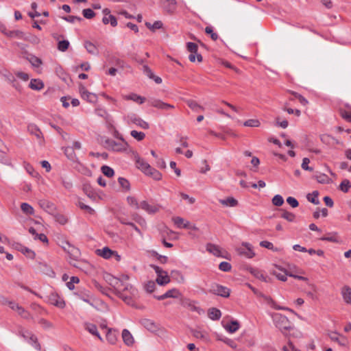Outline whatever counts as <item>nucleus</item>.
Here are the masks:
<instances>
[{
  "label": "nucleus",
  "mask_w": 351,
  "mask_h": 351,
  "mask_svg": "<svg viewBox=\"0 0 351 351\" xmlns=\"http://www.w3.org/2000/svg\"><path fill=\"white\" fill-rule=\"evenodd\" d=\"M125 99L134 101L139 104L145 102V98L143 97L136 93H132L125 97Z\"/></svg>",
  "instance_id": "f704fd0d"
},
{
  "label": "nucleus",
  "mask_w": 351,
  "mask_h": 351,
  "mask_svg": "<svg viewBox=\"0 0 351 351\" xmlns=\"http://www.w3.org/2000/svg\"><path fill=\"white\" fill-rule=\"evenodd\" d=\"M81 95L83 99L90 103H95L97 100V97L95 93H90L85 89L81 90Z\"/></svg>",
  "instance_id": "393cba45"
},
{
  "label": "nucleus",
  "mask_w": 351,
  "mask_h": 351,
  "mask_svg": "<svg viewBox=\"0 0 351 351\" xmlns=\"http://www.w3.org/2000/svg\"><path fill=\"white\" fill-rule=\"evenodd\" d=\"M136 166L145 174L150 169V165L147 163L143 158H141L138 155L134 156Z\"/></svg>",
  "instance_id": "f8f14e48"
},
{
  "label": "nucleus",
  "mask_w": 351,
  "mask_h": 351,
  "mask_svg": "<svg viewBox=\"0 0 351 351\" xmlns=\"http://www.w3.org/2000/svg\"><path fill=\"white\" fill-rule=\"evenodd\" d=\"M120 141H115L113 139L108 138L104 141L105 147L112 152H122L127 150L128 143L125 141L123 136H120Z\"/></svg>",
  "instance_id": "f03ea898"
},
{
  "label": "nucleus",
  "mask_w": 351,
  "mask_h": 351,
  "mask_svg": "<svg viewBox=\"0 0 351 351\" xmlns=\"http://www.w3.org/2000/svg\"><path fill=\"white\" fill-rule=\"evenodd\" d=\"M348 110H340V114L345 120L348 122H351V106L350 105H346Z\"/></svg>",
  "instance_id": "79ce46f5"
},
{
  "label": "nucleus",
  "mask_w": 351,
  "mask_h": 351,
  "mask_svg": "<svg viewBox=\"0 0 351 351\" xmlns=\"http://www.w3.org/2000/svg\"><path fill=\"white\" fill-rule=\"evenodd\" d=\"M319 193L317 191H314L312 193H308L306 196L308 201L313 203L315 205H318L319 201L318 199Z\"/></svg>",
  "instance_id": "ea45409f"
},
{
  "label": "nucleus",
  "mask_w": 351,
  "mask_h": 351,
  "mask_svg": "<svg viewBox=\"0 0 351 351\" xmlns=\"http://www.w3.org/2000/svg\"><path fill=\"white\" fill-rule=\"evenodd\" d=\"M84 47L86 48L88 53L92 55H98L99 50L96 45L90 41L84 42Z\"/></svg>",
  "instance_id": "2f4dec72"
},
{
  "label": "nucleus",
  "mask_w": 351,
  "mask_h": 351,
  "mask_svg": "<svg viewBox=\"0 0 351 351\" xmlns=\"http://www.w3.org/2000/svg\"><path fill=\"white\" fill-rule=\"evenodd\" d=\"M339 188L343 192L347 193L351 188V182L348 180L345 179L341 182Z\"/></svg>",
  "instance_id": "5fc2aeb1"
},
{
  "label": "nucleus",
  "mask_w": 351,
  "mask_h": 351,
  "mask_svg": "<svg viewBox=\"0 0 351 351\" xmlns=\"http://www.w3.org/2000/svg\"><path fill=\"white\" fill-rule=\"evenodd\" d=\"M31 332L25 330L23 328L20 329L18 332V335L22 337L25 341H27L29 339V336H33Z\"/></svg>",
  "instance_id": "052dcab7"
},
{
  "label": "nucleus",
  "mask_w": 351,
  "mask_h": 351,
  "mask_svg": "<svg viewBox=\"0 0 351 351\" xmlns=\"http://www.w3.org/2000/svg\"><path fill=\"white\" fill-rule=\"evenodd\" d=\"M208 317L213 320H219L221 317V311L217 308H211L208 310Z\"/></svg>",
  "instance_id": "c756f323"
},
{
  "label": "nucleus",
  "mask_w": 351,
  "mask_h": 351,
  "mask_svg": "<svg viewBox=\"0 0 351 351\" xmlns=\"http://www.w3.org/2000/svg\"><path fill=\"white\" fill-rule=\"evenodd\" d=\"M148 102L151 106L160 110H169L174 108V106L165 103L162 101L155 98L149 99Z\"/></svg>",
  "instance_id": "1a4fd4ad"
},
{
  "label": "nucleus",
  "mask_w": 351,
  "mask_h": 351,
  "mask_svg": "<svg viewBox=\"0 0 351 351\" xmlns=\"http://www.w3.org/2000/svg\"><path fill=\"white\" fill-rule=\"evenodd\" d=\"M21 208L23 213H25V215L34 214L33 207L27 203H22L21 205Z\"/></svg>",
  "instance_id": "8fccbe9b"
},
{
  "label": "nucleus",
  "mask_w": 351,
  "mask_h": 351,
  "mask_svg": "<svg viewBox=\"0 0 351 351\" xmlns=\"http://www.w3.org/2000/svg\"><path fill=\"white\" fill-rule=\"evenodd\" d=\"M95 112L98 117H102L106 121H108L110 118V115L104 108H97L95 109Z\"/></svg>",
  "instance_id": "a18cd8bd"
},
{
  "label": "nucleus",
  "mask_w": 351,
  "mask_h": 351,
  "mask_svg": "<svg viewBox=\"0 0 351 351\" xmlns=\"http://www.w3.org/2000/svg\"><path fill=\"white\" fill-rule=\"evenodd\" d=\"M27 60L29 62L32 67L36 69L40 67L43 64L42 60L34 54L28 55Z\"/></svg>",
  "instance_id": "a878e982"
},
{
  "label": "nucleus",
  "mask_w": 351,
  "mask_h": 351,
  "mask_svg": "<svg viewBox=\"0 0 351 351\" xmlns=\"http://www.w3.org/2000/svg\"><path fill=\"white\" fill-rule=\"evenodd\" d=\"M187 105L193 111L197 112L203 110V108L199 106L196 101L189 100L187 101Z\"/></svg>",
  "instance_id": "3c124183"
},
{
  "label": "nucleus",
  "mask_w": 351,
  "mask_h": 351,
  "mask_svg": "<svg viewBox=\"0 0 351 351\" xmlns=\"http://www.w3.org/2000/svg\"><path fill=\"white\" fill-rule=\"evenodd\" d=\"M118 182H119V184H120V186L123 189H125V191H129L130 190V184L129 181L127 179H125L124 178H122V177H119L118 178Z\"/></svg>",
  "instance_id": "bf43d9fd"
},
{
  "label": "nucleus",
  "mask_w": 351,
  "mask_h": 351,
  "mask_svg": "<svg viewBox=\"0 0 351 351\" xmlns=\"http://www.w3.org/2000/svg\"><path fill=\"white\" fill-rule=\"evenodd\" d=\"M123 121L128 125L133 123L145 130L149 128V125L147 122L132 112L124 115Z\"/></svg>",
  "instance_id": "39448f33"
},
{
  "label": "nucleus",
  "mask_w": 351,
  "mask_h": 351,
  "mask_svg": "<svg viewBox=\"0 0 351 351\" xmlns=\"http://www.w3.org/2000/svg\"><path fill=\"white\" fill-rule=\"evenodd\" d=\"M20 250L24 255H25L29 258L34 259L36 256V254L33 250L26 247L21 246Z\"/></svg>",
  "instance_id": "603ef678"
},
{
  "label": "nucleus",
  "mask_w": 351,
  "mask_h": 351,
  "mask_svg": "<svg viewBox=\"0 0 351 351\" xmlns=\"http://www.w3.org/2000/svg\"><path fill=\"white\" fill-rule=\"evenodd\" d=\"M124 343L128 346H132L134 343V339L128 329H123L121 333Z\"/></svg>",
  "instance_id": "412c9836"
},
{
  "label": "nucleus",
  "mask_w": 351,
  "mask_h": 351,
  "mask_svg": "<svg viewBox=\"0 0 351 351\" xmlns=\"http://www.w3.org/2000/svg\"><path fill=\"white\" fill-rule=\"evenodd\" d=\"M146 26L152 30L158 29L162 27V23L160 21H156L153 24L147 22L145 23Z\"/></svg>",
  "instance_id": "4d7b16f0"
},
{
  "label": "nucleus",
  "mask_w": 351,
  "mask_h": 351,
  "mask_svg": "<svg viewBox=\"0 0 351 351\" xmlns=\"http://www.w3.org/2000/svg\"><path fill=\"white\" fill-rule=\"evenodd\" d=\"M219 202L223 206L227 207H235L238 205V201L233 197H228L226 199H221Z\"/></svg>",
  "instance_id": "cd10ccee"
},
{
  "label": "nucleus",
  "mask_w": 351,
  "mask_h": 351,
  "mask_svg": "<svg viewBox=\"0 0 351 351\" xmlns=\"http://www.w3.org/2000/svg\"><path fill=\"white\" fill-rule=\"evenodd\" d=\"M84 328L91 335L97 337L99 340L102 341V337L99 335L95 324L86 322L84 324Z\"/></svg>",
  "instance_id": "b1692460"
},
{
  "label": "nucleus",
  "mask_w": 351,
  "mask_h": 351,
  "mask_svg": "<svg viewBox=\"0 0 351 351\" xmlns=\"http://www.w3.org/2000/svg\"><path fill=\"white\" fill-rule=\"evenodd\" d=\"M206 250L209 253L212 254L213 255L217 256V257H221L223 258V255L221 252V248L219 245L208 243L206 245Z\"/></svg>",
  "instance_id": "dca6fc26"
},
{
  "label": "nucleus",
  "mask_w": 351,
  "mask_h": 351,
  "mask_svg": "<svg viewBox=\"0 0 351 351\" xmlns=\"http://www.w3.org/2000/svg\"><path fill=\"white\" fill-rule=\"evenodd\" d=\"M224 328L226 331L230 333H234L239 328V324L237 321L233 320L231 321L230 323L224 326Z\"/></svg>",
  "instance_id": "72a5a7b5"
},
{
  "label": "nucleus",
  "mask_w": 351,
  "mask_h": 351,
  "mask_svg": "<svg viewBox=\"0 0 351 351\" xmlns=\"http://www.w3.org/2000/svg\"><path fill=\"white\" fill-rule=\"evenodd\" d=\"M27 342L32 345L36 350H41V346L38 341L37 337L33 335V336H29V339Z\"/></svg>",
  "instance_id": "de8ad7c7"
},
{
  "label": "nucleus",
  "mask_w": 351,
  "mask_h": 351,
  "mask_svg": "<svg viewBox=\"0 0 351 351\" xmlns=\"http://www.w3.org/2000/svg\"><path fill=\"white\" fill-rule=\"evenodd\" d=\"M29 232L34 237V239L35 240H40V241L43 243H48V239L47 236L45 234L40 233L38 234L36 232V230L34 228H29Z\"/></svg>",
  "instance_id": "bb28decb"
},
{
  "label": "nucleus",
  "mask_w": 351,
  "mask_h": 351,
  "mask_svg": "<svg viewBox=\"0 0 351 351\" xmlns=\"http://www.w3.org/2000/svg\"><path fill=\"white\" fill-rule=\"evenodd\" d=\"M78 206L81 209L86 210L90 215H93L95 213V210L93 208H91L90 206L84 204L82 202H79Z\"/></svg>",
  "instance_id": "0e129e2a"
},
{
  "label": "nucleus",
  "mask_w": 351,
  "mask_h": 351,
  "mask_svg": "<svg viewBox=\"0 0 351 351\" xmlns=\"http://www.w3.org/2000/svg\"><path fill=\"white\" fill-rule=\"evenodd\" d=\"M5 35L10 38H22V36L23 35V32H21L20 30H9L8 29Z\"/></svg>",
  "instance_id": "09e8293b"
},
{
  "label": "nucleus",
  "mask_w": 351,
  "mask_h": 351,
  "mask_svg": "<svg viewBox=\"0 0 351 351\" xmlns=\"http://www.w3.org/2000/svg\"><path fill=\"white\" fill-rule=\"evenodd\" d=\"M208 291L223 298L229 297L230 293V290L228 287L216 283L211 285Z\"/></svg>",
  "instance_id": "0eeeda50"
},
{
  "label": "nucleus",
  "mask_w": 351,
  "mask_h": 351,
  "mask_svg": "<svg viewBox=\"0 0 351 351\" xmlns=\"http://www.w3.org/2000/svg\"><path fill=\"white\" fill-rule=\"evenodd\" d=\"M106 339L110 343L114 344L117 341L116 331H112L110 328L108 329L106 334Z\"/></svg>",
  "instance_id": "49530a36"
},
{
  "label": "nucleus",
  "mask_w": 351,
  "mask_h": 351,
  "mask_svg": "<svg viewBox=\"0 0 351 351\" xmlns=\"http://www.w3.org/2000/svg\"><path fill=\"white\" fill-rule=\"evenodd\" d=\"M341 293L345 303L351 304V288L347 285L343 286L341 289Z\"/></svg>",
  "instance_id": "4be33fe9"
},
{
  "label": "nucleus",
  "mask_w": 351,
  "mask_h": 351,
  "mask_svg": "<svg viewBox=\"0 0 351 351\" xmlns=\"http://www.w3.org/2000/svg\"><path fill=\"white\" fill-rule=\"evenodd\" d=\"M249 271H250V274H252L255 278L262 280L263 282H269V280H270L269 277L267 276V275H265L261 270H260L257 268L250 267L249 269Z\"/></svg>",
  "instance_id": "a211bd4d"
},
{
  "label": "nucleus",
  "mask_w": 351,
  "mask_h": 351,
  "mask_svg": "<svg viewBox=\"0 0 351 351\" xmlns=\"http://www.w3.org/2000/svg\"><path fill=\"white\" fill-rule=\"evenodd\" d=\"M101 172L105 175L108 178H111L114 176V171L112 168H111L109 166L104 165L101 167Z\"/></svg>",
  "instance_id": "864d4df0"
},
{
  "label": "nucleus",
  "mask_w": 351,
  "mask_h": 351,
  "mask_svg": "<svg viewBox=\"0 0 351 351\" xmlns=\"http://www.w3.org/2000/svg\"><path fill=\"white\" fill-rule=\"evenodd\" d=\"M97 254L104 258L108 259L112 257L113 251L108 247H104L101 250H97Z\"/></svg>",
  "instance_id": "7c9ffc66"
},
{
  "label": "nucleus",
  "mask_w": 351,
  "mask_h": 351,
  "mask_svg": "<svg viewBox=\"0 0 351 351\" xmlns=\"http://www.w3.org/2000/svg\"><path fill=\"white\" fill-rule=\"evenodd\" d=\"M272 203L276 206H280L284 203V199L280 195H276L272 199Z\"/></svg>",
  "instance_id": "338daca9"
},
{
  "label": "nucleus",
  "mask_w": 351,
  "mask_h": 351,
  "mask_svg": "<svg viewBox=\"0 0 351 351\" xmlns=\"http://www.w3.org/2000/svg\"><path fill=\"white\" fill-rule=\"evenodd\" d=\"M61 247L68 254L70 264L73 265L74 267H77L75 263H72V261H75L80 257V250L66 241L62 242Z\"/></svg>",
  "instance_id": "20e7f679"
},
{
  "label": "nucleus",
  "mask_w": 351,
  "mask_h": 351,
  "mask_svg": "<svg viewBox=\"0 0 351 351\" xmlns=\"http://www.w3.org/2000/svg\"><path fill=\"white\" fill-rule=\"evenodd\" d=\"M150 267L152 268L157 275L156 282L160 286H164L170 282L169 276L166 271L163 270L160 267L151 264Z\"/></svg>",
  "instance_id": "423d86ee"
},
{
  "label": "nucleus",
  "mask_w": 351,
  "mask_h": 351,
  "mask_svg": "<svg viewBox=\"0 0 351 351\" xmlns=\"http://www.w3.org/2000/svg\"><path fill=\"white\" fill-rule=\"evenodd\" d=\"M259 297L262 298L271 308H281L280 306L277 305L276 302L271 297L267 296L263 293H260Z\"/></svg>",
  "instance_id": "c9c22d12"
},
{
  "label": "nucleus",
  "mask_w": 351,
  "mask_h": 351,
  "mask_svg": "<svg viewBox=\"0 0 351 351\" xmlns=\"http://www.w3.org/2000/svg\"><path fill=\"white\" fill-rule=\"evenodd\" d=\"M130 134L133 138L138 141L143 140L145 137V134L144 132H138L136 130H132Z\"/></svg>",
  "instance_id": "680f3d73"
},
{
  "label": "nucleus",
  "mask_w": 351,
  "mask_h": 351,
  "mask_svg": "<svg viewBox=\"0 0 351 351\" xmlns=\"http://www.w3.org/2000/svg\"><path fill=\"white\" fill-rule=\"evenodd\" d=\"M74 295L90 306H93V304L91 302V300L93 299V294L89 290L85 289H80L77 291L74 292Z\"/></svg>",
  "instance_id": "9d476101"
},
{
  "label": "nucleus",
  "mask_w": 351,
  "mask_h": 351,
  "mask_svg": "<svg viewBox=\"0 0 351 351\" xmlns=\"http://www.w3.org/2000/svg\"><path fill=\"white\" fill-rule=\"evenodd\" d=\"M271 317L276 327L282 332L284 333L292 328L291 323L285 315L281 313H274Z\"/></svg>",
  "instance_id": "7ed1b4c3"
},
{
  "label": "nucleus",
  "mask_w": 351,
  "mask_h": 351,
  "mask_svg": "<svg viewBox=\"0 0 351 351\" xmlns=\"http://www.w3.org/2000/svg\"><path fill=\"white\" fill-rule=\"evenodd\" d=\"M280 271H282V273L277 272L276 271H272V274L275 276L278 280L285 282L287 280V276H289V273H287L285 269H282L280 268Z\"/></svg>",
  "instance_id": "4c0bfd02"
},
{
  "label": "nucleus",
  "mask_w": 351,
  "mask_h": 351,
  "mask_svg": "<svg viewBox=\"0 0 351 351\" xmlns=\"http://www.w3.org/2000/svg\"><path fill=\"white\" fill-rule=\"evenodd\" d=\"M69 45L70 43L67 40L59 41L58 44V49L60 51H66L68 49Z\"/></svg>",
  "instance_id": "13d9d810"
},
{
  "label": "nucleus",
  "mask_w": 351,
  "mask_h": 351,
  "mask_svg": "<svg viewBox=\"0 0 351 351\" xmlns=\"http://www.w3.org/2000/svg\"><path fill=\"white\" fill-rule=\"evenodd\" d=\"M80 282V279L77 276H72L70 281L66 282V287L70 290H73L75 288L74 284H77Z\"/></svg>",
  "instance_id": "69168bd1"
},
{
  "label": "nucleus",
  "mask_w": 351,
  "mask_h": 351,
  "mask_svg": "<svg viewBox=\"0 0 351 351\" xmlns=\"http://www.w3.org/2000/svg\"><path fill=\"white\" fill-rule=\"evenodd\" d=\"M102 21L104 24L110 23L112 27H115L117 25V19L113 15L104 16Z\"/></svg>",
  "instance_id": "37998d69"
},
{
  "label": "nucleus",
  "mask_w": 351,
  "mask_h": 351,
  "mask_svg": "<svg viewBox=\"0 0 351 351\" xmlns=\"http://www.w3.org/2000/svg\"><path fill=\"white\" fill-rule=\"evenodd\" d=\"M237 250L241 256L247 258H252L255 256L252 245L247 242L242 243L241 245Z\"/></svg>",
  "instance_id": "6e6552de"
},
{
  "label": "nucleus",
  "mask_w": 351,
  "mask_h": 351,
  "mask_svg": "<svg viewBox=\"0 0 351 351\" xmlns=\"http://www.w3.org/2000/svg\"><path fill=\"white\" fill-rule=\"evenodd\" d=\"M161 3L163 9L168 13L173 14L176 10V0H161Z\"/></svg>",
  "instance_id": "2eb2a0df"
},
{
  "label": "nucleus",
  "mask_w": 351,
  "mask_h": 351,
  "mask_svg": "<svg viewBox=\"0 0 351 351\" xmlns=\"http://www.w3.org/2000/svg\"><path fill=\"white\" fill-rule=\"evenodd\" d=\"M145 175L152 177L155 180H160L162 179L161 173L152 167H150V169L147 171Z\"/></svg>",
  "instance_id": "e433bc0d"
},
{
  "label": "nucleus",
  "mask_w": 351,
  "mask_h": 351,
  "mask_svg": "<svg viewBox=\"0 0 351 351\" xmlns=\"http://www.w3.org/2000/svg\"><path fill=\"white\" fill-rule=\"evenodd\" d=\"M127 202L130 207L135 210L140 209V203H138L137 199L133 196H128L127 197Z\"/></svg>",
  "instance_id": "58836bf2"
},
{
  "label": "nucleus",
  "mask_w": 351,
  "mask_h": 351,
  "mask_svg": "<svg viewBox=\"0 0 351 351\" xmlns=\"http://www.w3.org/2000/svg\"><path fill=\"white\" fill-rule=\"evenodd\" d=\"M280 217L289 222H294L296 219V216L294 213L287 210H282Z\"/></svg>",
  "instance_id": "a19ab883"
},
{
  "label": "nucleus",
  "mask_w": 351,
  "mask_h": 351,
  "mask_svg": "<svg viewBox=\"0 0 351 351\" xmlns=\"http://www.w3.org/2000/svg\"><path fill=\"white\" fill-rule=\"evenodd\" d=\"M216 336L217 340L224 342L226 344H227L233 349L237 348V345L234 340L229 339L223 336V335L217 334Z\"/></svg>",
  "instance_id": "c85d7f7f"
},
{
  "label": "nucleus",
  "mask_w": 351,
  "mask_h": 351,
  "mask_svg": "<svg viewBox=\"0 0 351 351\" xmlns=\"http://www.w3.org/2000/svg\"><path fill=\"white\" fill-rule=\"evenodd\" d=\"M140 208L148 214H155L159 210V206L149 204L148 202L143 200L140 202Z\"/></svg>",
  "instance_id": "4468645a"
},
{
  "label": "nucleus",
  "mask_w": 351,
  "mask_h": 351,
  "mask_svg": "<svg viewBox=\"0 0 351 351\" xmlns=\"http://www.w3.org/2000/svg\"><path fill=\"white\" fill-rule=\"evenodd\" d=\"M49 302L51 304L54 305L60 308H63L65 306V302L62 298L57 294H51L49 296Z\"/></svg>",
  "instance_id": "6ab92c4d"
},
{
  "label": "nucleus",
  "mask_w": 351,
  "mask_h": 351,
  "mask_svg": "<svg viewBox=\"0 0 351 351\" xmlns=\"http://www.w3.org/2000/svg\"><path fill=\"white\" fill-rule=\"evenodd\" d=\"M181 295L180 292L177 289H172L168 290L161 295H154V298L158 300H163L166 298H178Z\"/></svg>",
  "instance_id": "ddd939ff"
},
{
  "label": "nucleus",
  "mask_w": 351,
  "mask_h": 351,
  "mask_svg": "<svg viewBox=\"0 0 351 351\" xmlns=\"http://www.w3.org/2000/svg\"><path fill=\"white\" fill-rule=\"evenodd\" d=\"M191 333L194 337L200 339L204 342H208L210 341L208 334L204 330L193 329L191 330Z\"/></svg>",
  "instance_id": "aec40b11"
},
{
  "label": "nucleus",
  "mask_w": 351,
  "mask_h": 351,
  "mask_svg": "<svg viewBox=\"0 0 351 351\" xmlns=\"http://www.w3.org/2000/svg\"><path fill=\"white\" fill-rule=\"evenodd\" d=\"M261 125L258 119H248L243 123V125L246 127L256 128Z\"/></svg>",
  "instance_id": "6e6d98bb"
},
{
  "label": "nucleus",
  "mask_w": 351,
  "mask_h": 351,
  "mask_svg": "<svg viewBox=\"0 0 351 351\" xmlns=\"http://www.w3.org/2000/svg\"><path fill=\"white\" fill-rule=\"evenodd\" d=\"M18 314L24 319H32V317L29 314L28 311H27L23 307L21 306L18 311H16Z\"/></svg>",
  "instance_id": "e2e57ef3"
},
{
  "label": "nucleus",
  "mask_w": 351,
  "mask_h": 351,
  "mask_svg": "<svg viewBox=\"0 0 351 351\" xmlns=\"http://www.w3.org/2000/svg\"><path fill=\"white\" fill-rule=\"evenodd\" d=\"M143 326L149 331H155L157 329L156 324L151 319H145L143 321Z\"/></svg>",
  "instance_id": "c03bdc74"
},
{
  "label": "nucleus",
  "mask_w": 351,
  "mask_h": 351,
  "mask_svg": "<svg viewBox=\"0 0 351 351\" xmlns=\"http://www.w3.org/2000/svg\"><path fill=\"white\" fill-rule=\"evenodd\" d=\"M28 132L36 137L39 143H42L44 141V137L40 128L34 123H29L27 125Z\"/></svg>",
  "instance_id": "9b49d317"
},
{
  "label": "nucleus",
  "mask_w": 351,
  "mask_h": 351,
  "mask_svg": "<svg viewBox=\"0 0 351 351\" xmlns=\"http://www.w3.org/2000/svg\"><path fill=\"white\" fill-rule=\"evenodd\" d=\"M106 281L114 289L115 293H120L121 291H128L131 294L134 295L136 289L129 283H124L120 278L111 275L106 276Z\"/></svg>",
  "instance_id": "f257e3e1"
},
{
  "label": "nucleus",
  "mask_w": 351,
  "mask_h": 351,
  "mask_svg": "<svg viewBox=\"0 0 351 351\" xmlns=\"http://www.w3.org/2000/svg\"><path fill=\"white\" fill-rule=\"evenodd\" d=\"M29 86L32 90H40L43 88L44 84L39 79H32Z\"/></svg>",
  "instance_id": "473e14b6"
},
{
  "label": "nucleus",
  "mask_w": 351,
  "mask_h": 351,
  "mask_svg": "<svg viewBox=\"0 0 351 351\" xmlns=\"http://www.w3.org/2000/svg\"><path fill=\"white\" fill-rule=\"evenodd\" d=\"M172 221L174 223L175 226L178 228H189V221L185 220L181 217H173L172 218Z\"/></svg>",
  "instance_id": "5701e85b"
},
{
  "label": "nucleus",
  "mask_w": 351,
  "mask_h": 351,
  "mask_svg": "<svg viewBox=\"0 0 351 351\" xmlns=\"http://www.w3.org/2000/svg\"><path fill=\"white\" fill-rule=\"evenodd\" d=\"M329 337L332 341L337 342L341 346H346L348 343L346 337L343 335H340L337 332H331L329 334Z\"/></svg>",
  "instance_id": "f3484780"
},
{
  "label": "nucleus",
  "mask_w": 351,
  "mask_h": 351,
  "mask_svg": "<svg viewBox=\"0 0 351 351\" xmlns=\"http://www.w3.org/2000/svg\"><path fill=\"white\" fill-rule=\"evenodd\" d=\"M156 288V282L153 280L148 281L145 285V289L148 293H152Z\"/></svg>",
  "instance_id": "774afa93"
}]
</instances>
